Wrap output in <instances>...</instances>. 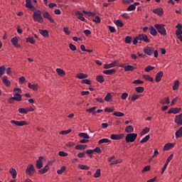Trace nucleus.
<instances>
[{"instance_id":"obj_1","label":"nucleus","mask_w":182,"mask_h":182,"mask_svg":"<svg viewBox=\"0 0 182 182\" xmlns=\"http://www.w3.org/2000/svg\"><path fill=\"white\" fill-rule=\"evenodd\" d=\"M33 20L34 22H38V23H43V17H42V11L41 10H35L33 14Z\"/></svg>"},{"instance_id":"obj_2","label":"nucleus","mask_w":182,"mask_h":182,"mask_svg":"<svg viewBox=\"0 0 182 182\" xmlns=\"http://www.w3.org/2000/svg\"><path fill=\"white\" fill-rule=\"evenodd\" d=\"M144 52L146 55H148V56H151L154 53V58H157L159 56V52L157 50H154L153 48L147 47L144 48Z\"/></svg>"},{"instance_id":"obj_3","label":"nucleus","mask_w":182,"mask_h":182,"mask_svg":"<svg viewBox=\"0 0 182 182\" xmlns=\"http://www.w3.org/2000/svg\"><path fill=\"white\" fill-rule=\"evenodd\" d=\"M164 26H166L164 24L160 23H156L154 25V28H156L159 33L163 35L164 36H166L167 35V33L166 31V28H164Z\"/></svg>"},{"instance_id":"obj_4","label":"nucleus","mask_w":182,"mask_h":182,"mask_svg":"<svg viewBox=\"0 0 182 182\" xmlns=\"http://www.w3.org/2000/svg\"><path fill=\"white\" fill-rule=\"evenodd\" d=\"M136 139H137V134H128L125 137V141L127 143H133V141H136Z\"/></svg>"},{"instance_id":"obj_5","label":"nucleus","mask_w":182,"mask_h":182,"mask_svg":"<svg viewBox=\"0 0 182 182\" xmlns=\"http://www.w3.org/2000/svg\"><path fill=\"white\" fill-rule=\"evenodd\" d=\"M26 174L28 176H33L35 174V167L33 164H29L26 169Z\"/></svg>"},{"instance_id":"obj_6","label":"nucleus","mask_w":182,"mask_h":182,"mask_svg":"<svg viewBox=\"0 0 182 182\" xmlns=\"http://www.w3.org/2000/svg\"><path fill=\"white\" fill-rule=\"evenodd\" d=\"M139 43H141V41L145 42L146 43H150V39H149V36L146 34H139Z\"/></svg>"},{"instance_id":"obj_7","label":"nucleus","mask_w":182,"mask_h":182,"mask_svg":"<svg viewBox=\"0 0 182 182\" xmlns=\"http://www.w3.org/2000/svg\"><path fill=\"white\" fill-rule=\"evenodd\" d=\"M11 124H16V126H26L28 125V123L26 121H16V120H11Z\"/></svg>"},{"instance_id":"obj_8","label":"nucleus","mask_w":182,"mask_h":182,"mask_svg":"<svg viewBox=\"0 0 182 182\" xmlns=\"http://www.w3.org/2000/svg\"><path fill=\"white\" fill-rule=\"evenodd\" d=\"M26 8H28V9H31V11H36V7L32 5V1L31 0H26Z\"/></svg>"},{"instance_id":"obj_9","label":"nucleus","mask_w":182,"mask_h":182,"mask_svg":"<svg viewBox=\"0 0 182 182\" xmlns=\"http://www.w3.org/2000/svg\"><path fill=\"white\" fill-rule=\"evenodd\" d=\"M124 137V134H112L110 136V139L112 140H122V139H123Z\"/></svg>"},{"instance_id":"obj_10","label":"nucleus","mask_w":182,"mask_h":182,"mask_svg":"<svg viewBox=\"0 0 182 182\" xmlns=\"http://www.w3.org/2000/svg\"><path fill=\"white\" fill-rule=\"evenodd\" d=\"M43 18H46V19L50 21L51 23H53V22H55V20L53 19V18H52V16H50V14H49L48 11H45L44 13H43Z\"/></svg>"},{"instance_id":"obj_11","label":"nucleus","mask_w":182,"mask_h":182,"mask_svg":"<svg viewBox=\"0 0 182 182\" xmlns=\"http://www.w3.org/2000/svg\"><path fill=\"white\" fill-rule=\"evenodd\" d=\"M43 160H44V158L43 156H40L38 158V160L36 161V167L37 168H42L43 167Z\"/></svg>"},{"instance_id":"obj_12","label":"nucleus","mask_w":182,"mask_h":182,"mask_svg":"<svg viewBox=\"0 0 182 182\" xmlns=\"http://www.w3.org/2000/svg\"><path fill=\"white\" fill-rule=\"evenodd\" d=\"M152 12H154V14H156L159 16H163V14H164V10H163V8H157L154 9L152 10Z\"/></svg>"},{"instance_id":"obj_13","label":"nucleus","mask_w":182,"mask_h":182,"mask_svg":"<svg viewBox=\"0 0 182 182\" xmlns=\"http://www.w3.org/2000/svg\"><path fill=\"white\" fill-rule=\"evenodd\" d=\"M174 122L175 123H176V124L182 126V114H180L179 115H176Z\"/></svg>"},{"instance_id":"obj_14","label":"nucleus","mask_w":182,"mask_h":182,"mask_svg":"<svg viewBox=\"0 0 182 182\" xmlns=\"http://www.w3.org/2000/svg\"><path fill=\"white\" fill-rule=\"evenodd\" d=\"M181 112V108H171L168 113L170 114L171 113H173V114H177L178 113H180Z\"/></svg>"},{"instance_id":"obj_15","label":"nucleus","mask_w":182,"mask_h":182,"mask_svg":"<svg viewBox=\"0 0 182 182\" xmlns=\"http://www.w3.org/2000/svg\"><path fill=\"white\" fill-rule=\"evenodd\" d=\"M164 75V73H163V71H159L155 77V82H156V83H159V82L161 80V77H163Z\"/></svg>"},{"instance_id":"obj_16","label":"nucleus","mask_w":182,"mask_h":182,"mask_svg":"<svg viewBox=\"0 0 182 182\" xmlns=\"http://www.w3.org/2000/svg\"><path fill=\"white\" fill-rule=\"evenodd\" d=\"M117 65V61L115 60L109 64H105L104 65V69H110L112 68H114Z\"/></svg>"},{"instance_id":"obj_17","label":"nucleus","mask_w":182,"mask_h":182,"mask_svg":"<svg viewBox=\"0 0 182 182\" xmlns=\"http://www.w3.org/2000/svg\"><path fill=\"white\" fill-rule=\"evenodd\" d=\"M13 97L16 102H22V95L18 92H14Z\"/></svg>"},{"instance_id":"obj_18","label":"nucleus","mask_w":182,"mask_h":182,"mask_svg":"<svg viewBox=\"0 0 182 182\" xmlns=\"http://www.w3.org/2000/svg\"><path fill=\"white\" fill-rule=\"evenodd\" d=\"M102 73H104V75H114V73H116V69L112 68L109 70H105L102 71Z\"/></svg>"},{"instance_id":"obj_19","label":"nucleus","mask_w":182,"mask_h":182,"mask_svg":"<svg viewBox=\"0 0 182 182\" xmlns=\"http://www.w3.org/2000/svg\"><path fill=\"white\" fill-rule=\"evenodd\" d=\"M159 103H161V105H170V97H166L161 99L159 101Z\"/></svg>"},{"instance_id":"obj_20","label":"nucleus","mask_w":182,"mask_h":182,"mask_svg":"<svg viewBox=\"0 0 182 182\" xmlns=\"http://www.w3.org/2000/svg\"><path fill=\"white\" fill-rule=\"evenodd\" d=\"M38 32L44 38H49V31H48V30H41V29H39Z\"/></svg>"},{"instance_id":"obj_21","label":"nucleus","mask_w":182,"mask_h":182,"mask_svg":"<svg viewBox=\"0 0 182 182\" xmlns=\"http://www.w3.org/2000/svg\"><path fill=\"white\" fill-rule=\"evenodd\" d=\"M75 15L77 16V19H80V21H82V22L86 21V18H85V17L83 16V14H82V12L76 11Z\"/></svg>"},{"instance_id":"obj_22","label":"nucleus","mask_w":182,"mask_h":182,"mask_svg":"<svg viewBox=\"0 0 182 182\" xmlns=\"http://www.w3.org/2000/svg\"><path fill=\"white\" fill-rule=\"evenodd\" d=\"M175 144L173 143L166 144L164 146V150L167 151L174 148Z\"/></svg>"},{"instance_id":"obj_23","label":"nucleus","mask_w":182,"mask_h":182,"mask_svg":"<svg viewBox=\"0 0 182 182\" xmlns=\"http://www.w3.org/2000/svg\"><path fill=\"white\" fill-rule=\"evenodd\" d=\"M1 80L4 83V85H5V86H11V81H9V80H8V77L7 76H4L1 78Z\"/></svg>"},{"instance_id":"obj_24","label":"nucleus","mask_w":182,"mask_h":182,"mask_svg":"<svg viewBox=\"0 0 182 182\" xmlns=\"http://www.w3.org/2000/svg\"><path fill=\"white\" fill-rule=\"evenodd\" d=\"M134 132V128L132 125H128L125 128V133L132 134Z\"/></svg>"},{"instance_id":"obj_25","label":"nucleus","mask_w":182,"mask_h":182,"mask_svg":"<svg viewBox=\"0 0 182 182\" xmlns=\"http://www.w3.org/2000/svg\"><path fill=\"white\" fill-rule=\"evenodd\" d=\"M124 69L125 72H133V70H134V69H136V68H134V66H133V65H128L124 67Z\"/></svg>"},{"instance_id":"obj_26","label":"nucleus","mask_w":182,"mask_h":182,"mask_svg":"<svg viewBox=\"0 0 182 182\" xmlns=\"http://www.w3.org/2000/svg\"><path fill=\"white\" fill-rule=\"evenodd\" d=\"M10 174H11L13 178H16V176H18V173L16 170L14 168H11L9 170Z\"/></svg>"},{"instance_id":"obj_27","label":"nucleus","mask_w":182,"mask_h":182,"mask_svg":"<svg viewBox=\"0 0 182 182\" xmlns=\"http://www.w3.org/2000/svg\"><path fill=\"white\" fill-rule=\"evenodd\" d=\"M56 73L59 76H61V77H63V76L66 75V73L65 72V70H63L61 68H56Z\"/></svg>"},{"instance_id":"obj_28","label":"nucleus","mask_w":182,"mask_h":182,"mask_svg":"<svg viewBox=\"0 0 182 182\" xmlns=\"http://www.w3.org/2000/svg\"><path fill=\"white\" fill-rule=\"evenodd\" d=\"M176 139H180L182 137V128L180 127L175 133Z\"/></svg>"},{"instance_id":"obj_29","label":"nucleus","mask_w":182,"mask_h":182,"mask_svg":"<svg viewBox=\"0 0 182 182\" xmlns=\"http://www.w3.org/2000/svg\"><path fill=\"white\" fill-rule=\"evenodd\" d=\"M76 77H77V79H87V77H88V75L87 74L80 73L77 74Z\"/></svg>"},{"instance_id":"obj_30","label":"nucleus","mask_w":182,"mask_h":182,"mask_svg":"<svg viewBox=\"0 0 182 182\" xmlns=\"http://www.w3.org/2000/svg\"><path fill=\"white\" fill-rule=\"evenodd\" d=\"M149 32L152 36H157V30L153 26L149 27Z\"/></svg>"},{"instance_id":"obj_31","label":"nucleus","mask_w":182,"mask_h":182,"mask_svg":"<svg viewBox=\"0 0 182 182\" xmlns=\"http://www.w3.org/2000/svg\"><path fill=\"white\" fill-rule=\"evenodd\" d=\"M87 148V145L77 144L75 146V150H85Z\"/></svg>"},{"instance_id":"obj_32","label":"nucleus","mask_w":182,"mask_h":182,"mask_svg":"<svg viewBox=\"0 0 182 182\" xmlns=\"http://www.w3.org/2000/svg\"><path fill=\"white\" fill-rule=\"evenodd\" d=\"M48 171H49L48 166L46 165L43 167V168L39 170L38 173H40V174H45L46 173H48Z\"/></svg>"},{"instance_id":"obj_33","label":"nucleus","mask_w":182,"mask_h":182,"mask_svg":"<svg viewBox=\"0 0 182 182\" xmlns=\"http://www.w3.org/2000/svg\"><path fill=\"white\" fill-rule=\"evenodd\" d=\"M39 87V85L38 84H28V88L31 89L32 90L36 91L38 90V88Z\"/></svg>"},{"instance_id":"obj_34","label":"nucleus","mask_w":182,"mask_h":182,"mask_svg":"<svg viewBox=\"0 0 182 182\" xmlns=\"http://www.w3.org/2000/svg\"><path fill=\"white\" fill-rule=\"evenodd\" d=\"M100 176H102V170H100V168H97L96 170L95 173H94V178H99V177H100Z\"/></svg>"},{"instance_id":"obj_35","label":"nucleus","mask_w":182,"mask_h":182,"mask_svg":"<svg viewBox=\"0 0 182 182\" xmlns=\"http://www.w3.org/2000/svg\"><path fill=\"white\" fill-rule=\"evenodd\" d=\"M103 143H112V141L107 138H103L98 141V144H103Z\"/></svg>"},{"instance_id":"obj_36","label":"nucleus","mask_w":182,"mask_h":182,"mask_svg":"<svg viewBox=\"0 0 182 182\" xmlns=\"http://www.w3.org/2000/svg\"><path fill=\"white\" fill-rule=\"evenodd\" d=\"M79 137H83L84 139L89 140L90 139V136H89V134L87 133L81 132L78 134Z\"/></svg>"},{"instance_id":"obj_37","label":"nucleus","mask_w":182,"mask_h":182,"mask_svg":"<svg viewBox=\"0 0 182 182\" xmlns=\"http://www.w3.org/2000/svg\"><path fill=\"white\" fill-rule=\"evenodd\" d=\"M143 77L145 80H148V82H154V78L149 75H144Z\"/></svg>"},{"instance_id":"obj_38","label":"nucleus","mask_w":182,"mask_h":182,"mask_svg":"<svg viewBox=\"0 0 182 182\" xmlns=\"http://www.w3.org/2000/svg\"><path fill=\"white\" fill-rule=\"evenodd\" d=\"M82 14H85L87 16H95L96 13L92 11H86L85 10L82 11Z\"/></svg>"},{"instance_id":"obj_39","label":"nucleus","mask_w":182,"mask_h":182,"mask_svg":"<svg viewBox=\"0 0 182 182\" xmlns=\"http://www.w3.org/2000/svg\"><path fill=\"white\" fill-rule=\"evenodd\" d=\"M96 107H93L92 108L87 109L85 110V112H87V113H92V114L95 115L96 114Z\"/></svg>"},{"instance_id":"obj_40","label":"nucleus","mask_w":182,"mask_h":182,"mask_svg":"<svg viewBox=\"0 0 182 182\" xmlns=\"http://www.w3.org/2000/svg\"><path fill=\"white\" fill-rule=\"evenodd\" d=\"M179 86H180V82L178 80H176L173 82V90H177Z\"/></svg>"},{"instance_id":"obj_41","label":"nucleus","mask_w":182,"mask_h":182,"mask_svg":"<svg viewBox=\"0 0 182 182\" xmlns=\"http://www.w3.org/2000/svg\"><path fill=\"white\" fill-rule=\"evenodd\" d=\"M115 25L119 28H123V26H124V24L123 23V21H122V20H117L115 22Z\"/></svg>"},{"instance_id":"obj_42","label":"nucleus","mask_w":182,"mask_h":182,"mask_svg":"<svg viewBox=\"0 0 182 182\" xmlns=\"http://www.w3.org/2000/svg\"><path fill=\"white\" fill-rule=\"evenodd\" d=\"M11 42L14 46H18V37L11 38Z\"/></svg>"},{"instance_id":"obj_43","label":"nucleus","mask_w":182,"mask_h":182,"mask_svg":"<svg viewBox=\"0 0 182 182\" xmlns=\"http://www.w3.org/2000/svg\"><path fill=\"white\" fill-rule=\"evenodd\" d=\"M97 82H98L99 83H103V82H105V77H103V75H97Z\"/></svg>"},{"instance_id":"obj_44","label":"nucleus","mask_w":182,"mask_h":182,"mask_svg":"<svg viewBox=\"0 0 182 182\" xmlns=\"http://www.w3.org/2000/svg\"><path fill=\"white\" fill-rule=\"evenodd\" d=\"M104 100H105V102H110V100H112V94L108 92L104 98Z\"/></svg>"},{"instance_id":"obj_45","label":"nucleus","mask_w":182,"mask_h":182,"mask_svg":"<svg viewBox=\"0 0 182 182\" xmlns=\"http://www.w3.org/2000/svg\"><path fill=\"white\" fill-rule=\"evenodd\" d=\"M5 65H1L0 67V77H2V76H4V75L5 74Z\"/></svg>"},{"instance_id":"obj_46","label":"nucleus","mask_w":182,"mask_h":182,"mask_svg":"<svg viewBox=\"0 0 182 182\" xmlns=\"http://www.w3.org/2000/svg\"><path fill=\"white\" fill-rule=\"evenodd\" d=\"M105 112L107 113H113V112H114V107H106Z\"/></svg>"},{"instance_id":"obj_47","label":"nucleus","mask_w":182,"mask_h":182,"mask_svg":"<svg viewBox=\"0 0 182 182\" xmlns=\"http://www.w3.org/2000/svg\"><path fill=\"white\" fill-rule=\"evenodd\" d=\"M150 132V128L145 127L141 132V136H144V134H147Z\"/></svg>"},{"instance_id":"obj_48","label":"nucleus","mask_w":182,"mask_h":182,"mask_svg":"<svg viewBox=\"0 0 182 182\" xmlns=\"http://www.w3.org/2000/svg\"><path fill=\"white\" fill-rule=\"evenodd\" d=\"M149 140H150V136L148 134L140 141V143H147Z\"/></svg>"},{"instance_id":"obj_49","label":"nucleus","mask_w":182,"mask_h":182,"mask_svg":"<svg viewBox=\"0 0 182 182\" xmlns=\"http://www.w3.org/2000/svg\"><path fill=\"white\" fill-rule=\"evenodd\" d=\"M26 42L35 45V39L33 37H28L26 38Z\"/></svg>"},{"instance_id":"obj_50","label":"nucleus","mask_w":182,"mask_h":182,"mask_svg":"<svg viewBox=\"0 0 182 182\" xmlns=\"http://www.w3.org/2000/svg\"><path fill=\"white\" fill-rule=\"evenodd\" d=\"M66 171V166H63L60 169H58L57 171V173L58 174H63Z\"/></svg>"},{"instance_id":"obj_51","label":"nucleus","mask_w":182,"mask_h":182,"mask_svg":"<svg viewBox=\"0 0 182 182\" xmlns=\"http://www.w3.org/2000/svg\"><path fill=\"white\" fill-rule=\"evenodd\" d=\"M18 112L21 113V114H28L26 108H19Z\"/></svg>"},{"instance_id":"obj_52","label":"nucleus","mask_w":182,"mask_h":182,"mask_svg":"<svg viewBox=\"0 0 182 182\" xmlns=\"http://www.w3.org/2000/svg\"><path fill=\"white\" fill-rule=\"evenodd\" d=\"M135 90L137 93H143V92H144V87H136L135 88Z\"/></svg>"},{"instance_id":"obj_53","label":"nucleus","mask_w":182,"mask_h":182,"mask_svg":"<svg viewBox=\"0 0 182 182\" xmlns=\"http://www.w3.org/2000/svg\"><path fill=\"white\" fill-rule=\"evenodd\" d=\"M114 116H116L117 117H123V116H124V113L121 112H114Z\"/></svg>"},{"instance_id":"obj_54","label":"nucleus","mask_w":182,"mask_h":182,"mask_svg":"<svg viewBox=\"0 0 182 182\" xmlns=\"http://www.w3.org/2000/svg\"><path fill=\"white\" fill-rule=\"evenodd\" d=\"M78 168H80V170H89V168H90V167L86 166V165H79L78 166Z\"/></svg>"},{"instance_id":"obj_55","label":"nucleus","mask_w":182,"mask_h":182,"mask_svg":"<svg viewBox=\"0 0 182 182\" xmlns=\"http://www.w3.org/2000/svg\"><path fill=\"white\" fill-rule=\"evenodd\" d=\"M81 83L82 85H91L92 84V82H90V80H88V79L82 80Z\"/></svg>"},{"instance_id":"obj_56","label":"nucleus","mask_w":182,"mask_h":182,"mask_svg":"<svg viewBox=\"0 0 182 182\" xmlns=\"http://www.w3.org/2000/svg\"><path fill=\"white\" fill-rule=\"evenodd\" d=\"M137 43H140V37L139 35L138 36L135 37L133 41V45H137Z\"/></svg>"},{"instance_id":"obj_57","label":"nucleus","mask_w":182,"mask_h":182,"mask_svg":"<svg viewBox=\"0 0 182 182\" xmlns=\"http://www.w3.org/2000/svg\"><path fill=\"white\" fill-rule=\"evenodd\" d=\"M139 97H140V95H137V94H133L131 100L132 102H136Z\"/></svg>"},{"instance_id":"obj_58","label":"nucleus","mask_w":182,"mask_h":182,"mask_svg":"<svg viewBox=\"0 0 182 182\" xmlns=\"http://www.w3.org/2000/svg\"><path fill=\"white\" fill-rule=\"evenodd\" d=\"M92 22H95V23H100L101 22L100 16H96L95 18L92 19Z\"/></svg>"},{"instance_id":"obj_59","label":"nucleus","mask_w":182,"mask_h":182,"mask_svg":"<svg viewBox=\"0 0 182 182\" xmlns=\"http://www.w3.org/2000/svg\"><path fill=\"white\" fill-rule=\"evenodd\" d=\"M72 132V129H69L68 130H65V131H61L60 132V134H62V135H65V134H69V133H70Z\"/></svg>"},{"instance_id":"obj_60","label":"nucleus","mask_w":182,"mask_h":182,"mask_svg":"<svg viewBox=\"0 0 182 182\" xmlns=\"http://www.w3.org/2000/svg\"><path fill=\"white\" fill-rule=\"evenodd\" d=\"M58 154L60 157H67V156H68V153H66L63 151H60Z\"/></svg>"},{"instance_id":"obj_61","label":"nucleus","mask_w":182,"mask_h":182,"mask_svg":"<svg viewBox=\"0 0 182 182\" xmlns=\"http://www.w3.org/2000/svg\"><path fill=\"white\" fill-rule=\"evenodd\" d=\"M93 153H94V151H93V149H87V151H86V154H89V156L90 157H93Z\"/></svg>"},{"instance_id":"obj_62","label":"nucleus","mask_w":182,"mask_h":182,"mask_svg":"<svg viewBox=\"0 0 182 182\" xmlns=\"http://www.w3.org/2000/svg\"><path fill=\"white\" fill-rule=\"evenodd\" d=\"M154 70V67L151 65H149L145 68V72H150V70Z\"/></svg>"},{"instance_id":"obj_63","label":"nucleus","mask_w":182,"mask_h":182,"mask_svg":"<svg viewBox=\"0 0 182 182\" xmlns=\"http://www.w3.org/2000/svg\"><path fill=\"white\" fill-rule=\"evenodd\" d=\"M131 42H132V37L131 36H127L125 38V43L130 44Z\"/></svg>"},{"instance_id":"obj_64","label":"nucleus","mask_w":182,"mask_h":182,"mask_svg":"<svg viewBox=\"0 0 182 182\" xmlns=\"http://www.w3.org/2000/svg\"><path fill=\"white\" fill-rule=\"evenodd\" d=\"M136 9V6L134 4H130L129 6L127 7V11H134Z\"/></svg>"}]
</instances>
